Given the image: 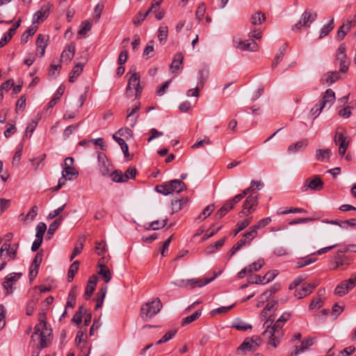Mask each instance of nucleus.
Listing matches in <instances>:
<instances>
[{"label":"nucleus","instance_id":"nucleus-1","mask_svg":"<svg viewBox=\"0 0 356 356\" xmlns=\"http://www.w3.org/2000/svg\"><path fill=\"white\" fill-rule=\"evenodd\" d=\"M282 324L279 320L274 322L273 327L270 329L265 330L262 334L263 336H268V343L274 348L277 347L280 343L284 335Z\"/></svg>","mask_w":356,"mask_h":356},{"label":"nucleus","instance_id":"nucleus-2","mask_svg":"<svg viewBox=\"0 0 356 356\" xmlns=\"http://www.w3.org/2000/svg\"><path fill=\"white\" fill-rule=\"evenodd\" d=\"M35 331L31 335V340L34 341L36 336H39L40 343L38 348L42 350L47 346V337L52 334L51 329L47 330V322L44 319H40V323L35 326Z\"/></svg>","mask_w":356,"mask_h":356},{"label":"nucleus","instance_id":"nucleus-3","mask_svg":"<svg viewBox=\"0 0 356 356\" xmlns=\"http://www.w3.org/2000/svg\"><path fill=\"white\" fill-rule=\"evenodd\" d=\"M163 305L159 298H154L143 304L140 310V316L144 321H147L156 315L161 309Z\"/></svg>","mask_w":356,"mask_h":356},{"label":"nucleus","instance_id":"nucleus-4","mask_svg":"<svg viewBox=\"0 0 356 356\" xmlns=\"http://www.w3.org/2000/svg\"><path fill=\"white\" fill-rule=\"evenodd\" d=\"M324 183L319 175H314L312 177L307 178L304 185L301 187L302 192H306L308 189L312 191H321L323 188Z\"/></svg>","mask_w":356,"mask_h":356},{"label":"nucleus","instance_id":"nucleus-5","mask_svg":"<svg viewBox=\"0 0 356 356\" xmlns=\"http://www.w3.org/2000/svg\"><path fill=\"white\" fill-rule=\"evenodd\" d=\"M22 276V274L21 273H11L5 277L2 286L3 288L6 291V294H11L13 293V285Z\"/></svg>","mask_w":356,"mask_h":356},{"label":"nucleus","instance_id":"nucleus-6","mask_svg":"<svg viewBox=\"0 0 356 356\" xmlns=\"http://www.w3.org/2000/svg\"><path fill=\"white\" fill-rule=\"evenodd\" d=\"M140 76L139 73L134 72L128 80V86L131 87V88L135 89V97L136 99H139L141 97L143 86L140 85Z\"/></svg>","mask_w":356,"mask_h":356},{"label":"nucleus","instance_id":"nucleus-7","mask_svg":"<svg viewBox=\"0 0 356 356\" xmlns=\"http://www.w3.org/2000/svg\"><path fill=\"white\" fill-rule=\"evenodd\" d=\"M219 273H214V275L211 278H204V279H199V278H193V279H188V289H193L196 287H202L209 283L213 281Z\"/></svg>","mask_w":356,"mask_h":356},{"label":"nucleus","instance_id":"nucleus-8","mask_svg":"<svg viewBox=\"0 0 356 356\" xmlns=\"http://www.w3.org/2000/svg\"><path fill=\"white\" fill-rule=\"evenodd\" d=\"M52 5L49 3L43 5L33 16L32 22H40L45 21L50 14Z\"/></svg>","mask_w":356,"mask_h":356},{"label":"nucleus","instance_id":"nucleus-9","mask_svg":"<svg viewBox=\"0 0 356 356\" xmlns=\"http://www.w3.org/2000/svg\"><path fill=\"white\" fill-rule=\"evenodd\" d=\"M277 273H275V270L268 271L263 277L258 275H254V276H252L249 279V284H266L272 281L275 277Z\"/></svg>","mask_w":356,"mask_h":356},{"label":"nucleus","instance_id":"nucleus-10","mask_svg":"<svg viewBox=\"0 0 356 356\" xmlns=\"http://www.w3.org/2000/svg\"><path fill=\"white\" fill-rule=\"evenodd\" d=\"M258 339L260 340V338L258 337H256V339H254L253 337L252 338H246L243 343L240 345V346L238 348L237 350H241V351H247V350H256L258 346H259L258 343Z\"/></svg>","mask_w":356,"mask_h":356},{"label":"nucleus","instance_id":"nucleus-11","mask_svg":"<svg viewBox=\"0 0 356 356\" xmlns=\"http://www.w3.org/2000/svg\"><path fill=\"white\" fill-rule=\"evenodd\" d=\"M334 142L336 144H339V154L341 156H343L348 147V142L346 141V138L344 134L337 131L334 137Z\"/></svg>","mask_w":356,"mask_h":356},{"label":"nucleus","instance_id":"nucleus-12","mask_svg":"<svg viewBox=\"0 0 356 356\" xmlns=\"http://www.w3.org/2000/svg\"><path fill=\"white\" fill-rule=\"evenodd\" d=\"M98 165L100 172L103 176L109 175L110 166L106 156L102 152H99L97 155Z\"/></svg>","mask_w":356,"mask_h":356},{"label":"nucleus","instance_id":"nucleus-13","mask_svg":"<svg viewBox=\"0 0 356 356\" xmlns=\"http://www.w3.org/2000/svg\"><path fill=\"white\" fill-rule=\"evenodd\" d=\"M74 159L72 157H67L64 160L63 170L62 174L63 177H67L69 175H79L78 171L73 167Z\"/></svg>","mask_w":356,"mask_h":356},{"label":"nucleus","instance_id":"nucleus-14","mask_svg":"<svg viewBox=\"0 0 356 356\" xmlns=\"http://www.w3.org/2000/svg\"><path fill=\"white\" fill-rule=\"evenodd\" d=\"M258 204V197L257 195H250L247 197L246 200L243 204V210L241 211V213L244 215H248V213H251L252 207L254 206H257Z\"/></svg>","mask_w":356,"mask_h":356},{"label":"nucleus","instance_id":"nucleus-15","mask_svg":"<svg viewBox=\"0 0 356 356\" xmlns=\"http://www.w3.org/2000/svg\"><path fill=\"white\" fill-rule=\"evenodd\" d=\"M236 47L242 51H256L258 50V44L253 39L237 42Z\"/></svg>","mask_w":356,"mask_h":356},{"label":"nucleus","instance_id":"nucleus-16","mask_svg":"<svg viewBox=\"0 0 356 356\" xmlns=\"http://www.w3.org/2000/svg\"><path fill=\"white\" fill-rule=\"evenodd\" d=\"M317 286L316 284H304L302 288L300 290H296L294 292V296L298 298L301 299L303 297H306L312 293L313 290Z\"/></svg>","mask_w":356,"mask_h":356},{"label":"nucleus","instance_id":"nucleus-17","mask_svg":"<svg viewBox=\"0 0 356 356\" xmlns=\"http://www.w3.org/2000/svg\"><path fill=\"white\" fill-rule=\"evenodd\" d=\"M168 182L169 191L170 194L173 193H179L185 190H186V184L179 179H173L170 180Z\"/></svg>","mask_w":356,"mask_h":356},{"label":"nucleus","instance_id":"nucleus-18","mask_svg":"<svg viewBox=\"0 0 356 356\" xmlns=\"http://www.w3.org/2000/svg\"><path fill=\"white\" fill-rule=\"evenodd\" d=\"M340 79V74L337 71L328 72L323 75L321 82L323 84H332Z\"/></svg>","mask_w":356,"mask_h":356},{"label":"nucleus","instance_id":"nucleus-19","mask_svg":"<svg viewBox=\"0 0 356 356\" xmlns=\"http://www.w3.org/2000/svg\"><path fill=\"white\" fill-rule=\"evenodd\" d=\"M75 53V45L70 44L67 46V49H65L60 56V61L69 63L72 60Z\"/></svg>","mask_w":356,"mask_h":356},{"label":"nucleus","instance_id":"nucleus-20","mask_svg":"<svg viewBox=\"0 0 356 356\" xmlns=\"http://www.w3.org/2000/svg\"><path fill=\"white\" fill-rule=\"evenodd\" d=\"M97 276L92 275L88 281L84 293V298L86 300H88L92 295L97 285Z\"/></svg>","mask_w":356,"mask_h":356},{"label":"nucleus","instance_id":"nucleus-21","mask_svg":"<svg viewBox=\"0 0 356 356\" xmlns=\"http://www.w3.org/2000/svg\"><path fill=\"white\" fill-rule=\"evenodd\" d=\"M21 24H13V26L4 34L0 40V47H4L13 38L16 30L19 27Z\"/></svg>","mask_w":356,"mask_h":356},{"label":"nucleus","instance_id":"nucleus-22","mask_svg":"<svg viewBox=\"0 0 356 356\" xmlns=\"http://www.w3.org/2000/svg\"><path fill=\"white\" fill-rule=\"evenodd\" d=\"M315 255L316 253H312L309 255L301 258L299 261L296 262V267L298 268H300L307 266L312 263H314L318 260V257H316Z\"/></svg>","mask_w":356,"mask_h":356},{"label":"nucleus","instance_id":"nucleus-23","mask_svg":"<svg viewBox=\"0 0 356 356\" xmlns=\"http://www.w3.org/2000/svg\"><path fill=\"white\" fill-rule=\"evenodd\" d=\"M308 145V139L305 138L303 140H299L295 143L290 145L288 147V152L290 153H295L298 151H301L305 149V148Z\"/></svg>","mask_w":356,"mask_h":356},{"label":"nucleus","instance_id":"nucleus-24","mask_svg":"<svg viewBox=\"0 0 356 356\" xmlns=\"http://www.w3.org/2000/svg\"><path fill=\"white\" fill-rule=\"evenodd\" d=\"M334 100H335L334 92L331 89H327L325 90L320 102L322 104H324V106H325L327 104H329L330 106H331L334 102Z\"/></svg>","mask_w":356,"mask_h":356},{"label":"nucleus","instance_id":"nucleus-25","mask_svg":"<svg viewBox=\"0 0 356 356\" xmlns=\"http://www.w3.org/2000/svg\"><path fill=\"white\" fill-rule=\"evenodd\" d=\"M225 241H226V236L217 241L213 244H211V245H208L205 249L206 254H211L214 253L216 250H219L220 248H222L224 245Z\"/></svg>","mask_w":356,"mask_h":356},{"label":"nucleus","instance_id":"nucleus-26","mask_svg":"<svg viewBox=\"0 0 356 356\" xmlns=\"http://www.w3.org/2000/svg\"><path fill=\"white\" fill-rule=\"evenodd\" d=\"M64 219L63 216H58L53 222L49 225L48 231H47V238L50 239L51 236L54 235L56 229L58 228L62 221Z\"/></svg>","mask_w":356,"mask_h":356},{"label":"nucleus","instance_id":"nucleus-27","mask_svg":"<svg viewBox=\"0 0 356 356\" xmlns=\"http://www.w3.org/2000/svg\"><path fill=\"white\" fill-rule=\"evenodd\" d=\"M98 267L99 268L98 274L102 277L106 283H108L112 277L110 270L106 265L100 264L99 262L98 264Z\"/></svg>","mask_w":356,"mask_h":356},{"label":"nucleus","instance_id":"nucleus-28","mask_svg":"<svg viewBox=\"0 0 356 356\" xmlns=\"http://www.w3.org/2000/svg\"><path fill=\"white\" fill-rule=\"evenodd\" d=\"M84 65L81 63L76 64L70 72L69 81L74 83L76 78L81 74L83 71Z\"/></svg>","mask_w":356,"mask_h":356},{"label":"nucleus","instance_id":"nucleus-29","mask_svg":"<svg viewBox=\"0 0 356 356\" xmlns=\"http://www.w3.org/2000/svg\"><path fill=\"white\" fill-rule=\"evenodd\" d=\"M331 154L332 152L330 149H318L316 150V159L318 161H329Z\"/></svg>","mask_w":356,"mask_h":356},{"label":"nucleus","instance_id":"nucleus-30","mask_svg":"<svg viewBox=\"0 0 356 356\" xmlns=\"http://www.w3.org/2000/svg\"><path fill=\"white\" fill-rule=\"evenodd\" d=\"M184 55L182 53H177L173 58L172 62L170 65V68L172 70V72L174 73L175 70L179 69L180 65L183 63Z\"/></svg>","mask_w":356,"mask_h":356},{"label":"nucleus","instance_id":"nucleus-31","mask_svg":"<svg viewBox=\"0 0 356 356\" xmlns=\"http://www.w3.org/2000/svg\"><path fill=\"white\" fill-rule=\"evenodd\" d=\"M317 18V14L312 13L311 10L307 9L302 13L301 19L298 22H314Z\"/></svg>","mask_w":356,"mask_h":356},{"label":"nucleus","instance_id":"nucleus-32","mask_svg":"<svg viewBox=\"0 0 356 356\" xmlns=\"http://www.w3.org/2000/svg\"><path fill=\"white\" fill-rule=\"evenodd\" d=\"M234 209V206H232L231 203L228 201L226 202L224 205L220 208L215 214L216 219H220L224 217L226 213Z\"/></svg>","mask_w":356,"mask_h":356},{"label":"nucleus","instance_id":"nucleus-33","mask_svg":"<svg viewBox=\"0 0 356 356\" xmlns=\"http://www.w3.org/2000/svg\"><path fill=\"white\" fill-rule=\"evenodd\" d=\"M76 286H74L68 293L65 308H74L76 305Z\"/></svg>","mask_w":356,"mask_h":356},{"label":"nucleus","instance_id":"nucleus-34","mask_svg":"<svg viewBox=\"0 0 356 356\" xmlns=\"http://www.w3.org/2000/svg\"><path fill=\"white\" fill-rule=\"evenodd\" d=\"M38 27L35 24H32L31 26L22 34L21 38L22 43H26L29 37L33 35L37 31Z\"/></svg>","mask_w":356,"mask_h":356},{"label":"nucleus","instance_id":"nucleus-35","mask_svg":"<svg viewBox=\"0 0 356 356\" xmlns=\"http://www.w3.org/2000/svg\"><path fill=\"white\" fill-rule=\"evenodd\" d=\"M113 138L118 143L120 147H121L122 151L123 152L124 156L127 159H130V154L129 153V147L126 143L124 139L122 138L118 137L115 135L113 136Z\"/></svg>","mask_w":356,"mask_h":356},{"label":"nucleus","instance_id":"nucleus-36","mask_svg":"<svg viewBox=\"0 0 356 356\" xmlns=\"http://www.w3.org/2000/svg\"><path fill=\"white\" fill-rule=\"evenodd\" d=\"M280 285L279 284H275L269 289L264 291L261 295V299L264 300H268L272 296H273L277 291L280 290Z\"/></svg>","mask_w":356,"mask_h":356},{"label":"nucleus","instance_id":"nucleus-37","mask_svg":"<svg viewBox=\"0 0 356 356\" xmlns=\"http://www.w3.org/2000/svg\"><path fill=\"white\" fill-rule=\"evenodd\" d=\"M79 261H75L70 265L68 272H67V280L68 282H71L73 280V279L75 276V274L76 273V272L79 270Z\"/></svg>","mask_w":356,"mask_h":356},{"label":"nucleus","instance_id":"nucleus-38","mask_svg":"<svg viewBox=\"0 0 356 356\" xmlns=\"http://www.w3.org/2000/svg\"><path fill=\"white\" fill-rule=\"evenodd\" d=\"M202 315V311L200 309H197L191 315L184 318L181 322V325L185 326L191 323L192 322L198 319Z\"/></svg>","mask_w":356,"mask_h":356},{"label":"nucleus","instance_id":"nucleus-39","mask_svg":"<svg viewBox=\"0 0 356 356\" xmlns=\"http://www.w3.org/2000/svg\"><path fill=\"white\" fill-rule=\"evenodd\" d=\"M85 238H79L76 243L73 252L70 256V261H72L79 254H80L83 248Z\"/></svg>","mask_w":356,"mask_h":356},{"label":"nucleus","instance_id":"nucleus-40","mask_svg":"<svg viewBox=\"0 0 356 356\" xmlns=\"http://www.w3.org/2000/svg\"><path fill=\"white\" fill-rule=\"evenodd\" d=\"M198 74L199 77L197 86H199V88H203L204 83L209 77V70L205 68L202 69L199 71Z\"/></svg>","mask_w":356,"mask_h":356},{"label":"nucleus","instance_id":"nucleus-41","mask_svg":"<svg viewBox=\"0 0 356 356\" xmlns=\"http://www.w3.org/2000/svg\"><path fill=\"white\" fill-rule=\"evenodd\" d=\"M348 286L344 281L339 284L334 289V294L339 296H343L349 292Z\"/></svg>","mask_w":356,"mask_h":356},{"label":"nucleus","instance_id":"nucleus-42","mask_svg":"<svg viewBox=\"0 0 356 356\" xmlns=\"http://www.w3.org/2000/svg\"><path fill=\"white\" fill-rule=\"evenodd\" d=\"M167 222H168V218H165V219L163 220L162 221L156 220H154V221H152V222H150L149 224L148 227H146V229L147 230H149V229L158 230L160 228L164 227L167 225Z\"/></svg>","mask_w":356,"mask_h":356},{"label":"nucleus","instance_id":"nucleus-43","mask_svg":"<svg viewBox=\"0 0 356 356\" xmlns=\"http://www.w3.org/2000/svg\"><path fill=\"white\" fill-rule=\"evenodd\" d=\"M286 48H287V44L285 43L278 50V52L277 54H276L275 57V60L273 63V67H275L277 65V64L280 63V61H281V60L282 59L286 51Z\"/></svg>","mask_w":356,"mask_h":356},{"label":"nucleus","instance_id":"nucleus-44","mask_svg":"<svg viewBox=\"0 0 356 356\" xmlns=\"http://www.w3.org/2000/svg\"><path fill=\"white\" fill-rule=\"evenodd\" d=\"M154 7H150L149 9L145 12L143 13L141 11H139L137 15L133 19L132 22H143L146 17L149 16L153 12Z\"/></svg>","mask_w":356,"mask_h":356},{"label":"nucleus","instance_id":"nucleus-45","mask_svg":"<svg viewBox=\"0 0 356 356\" xmlns=\"http://www.w3.org/2000/svg\"><path fill=\"white\" fill-rule=\"evenodd\" d=\"M140 102H138L131 109V111L128 113L127 115V118L129 119V120L131 121V123H130V125L131 127H134L135 125V124L137 122V118L138 117V115H137L136 118H132V116L134 115V114H135L140 108Z\"/></svg>","mask_w":356,"mask_h":356},{"label":"nucleus","instance_id":"nucleus-46","mask_svg":"<svg viewBox=\"0 0 356 356\" xmlns=\"http://www.w3.org/2000/svg\"><path fill=\"white\" fill-rule=\"evenodd\" d=\"M351 24H342L337 31V38L339 40H341L344 38L347 33L350 29Z\"/></svg>","mask_w":356,"mask_h":356},{"label":"nucleus","instance_id":"nucleus-47","mask_svg":"<svg viewBox=\"0 0 356 356\" xmlns=\"http://www.w3.org/2000/svg\"><path fill=\"white\" fill-rule=\"evenodd\" d=\"M257 229L252 225L248 232L243 234V239H247V243L249 244L257 236Z\"/></svg>","mask_w":356,"mask_h":356},{"label":"nucleus","instance_id":"nucleus-48","mask_svg":"<svg viewBox=\"0 0 356 356\" xmlns=\"http://www.w3.org/2000/svg\"><path fill=\"white\" fill-rule=\"evenodd\" d=\"M347 259V257L344 254H340L339 253H337V254L334 257V261L335 264H337V267H341L343 266H349L350 262H346V260Z\"/></svg>","mask_w":356,"mask_h":356},{"label":"nucleus","instance_id":"nucleus-49","mask_svg":"<svg viewBox=\"0 0 356 356\" xmlns=\"http://www.w3.org/2000/svg\"><path fill=\"white\" fill-rule=\"evenodd\" d=\"M337 60L340 61V70L339 72L341 73H346L348 70L349 62L347 59L346 56L342 57H336Z\"/></svg>","mask_w":356,"mask_h":356},{"label":"nucleus","instance_id":"nucleus-50","mask_svg":"<svg viewBox=\"0 0 356 356\" xmlns=\"http://www.w3.org/2000/svg\"><path fill=\"white\" fill-rule=\"evenodd\" d=\"M250 223V219H245L236 224V228L234 230V236H236L240 232L246 228Z\"/></svg>","mask_w":356,"mask_h":356},{"label":"nucleus","instance_id":"nucleus-51","mask_svg":"<svg viewBox=\"0 0 356 356\" xmlns=\"http://www.w3.org/2000/svg\"><path fill=\"white\" fill-rule=\"evenodd\" d=\"M264 186V184L261 181H254L252 180L250 182V186L249 188H251L250 190V195H254V193H256L257 191L261 190Z\"/></svg>","mask_w":356,"mask_h":356},{"label":"nucleus","instance_id":"nucleus-52","mask_svg":"<svg viewBox=\"0 0 356 356\" xmlns=\"http://www.w3.org/2000/svg\"><path fill=\"white\" fill-rule=\"evenodd\" d=\"M47 230V225L44 222H40L36 227L35 237L43 240V236Z\"/></svg>","mask_w":356,"mask_h":356},{"label":"nucleus","instance_id":"nucleus-53","mask_svg":"<svg viewBox=\"0 0 356 356\" xmlns=\"http://www.w3.org/2000/svg\"><path fill=\"white\" fill-rule=\"evenodd\" d=\"M112 180L117 183H123L125 182V180H124V175L121 170H114L112 172V173L110 175Z\"/></svg>","mask_w":356,"mask_h":356},{"label":"nucleus","instance_id":"nucleus-54","mask_svg":"<svg viewBox=\"0 0 356 356\" xmlns=\"http://www.w3.org/2000/svg\"><path fill=\"white\" fill-rule=\"evenodd\" d=\"M205 12H206V5L204 3H202L199 5V6L197 8V10L195 13L196 19L199 22L203 20Z\"/></svg>","mask_w":356,"mask_h":356},{"label":"nucleus","instance_id":"nucleus-55","mask_svg":"<svg viewBox=\"0 0 356 356\" xmlns=\"http://www.w3.org/2000/svg\"><path fill=\"white\" fill-rule=\"evenodd\" d=\"M324 107V104H322L320 102L315 104L310 111L311 116H312L314 119L316 118L321 113Z\"/></svg>","mask_w":356,"mask_h":356},{"label":"nucleus","instance_id":"nucleus-56","mask_svg":"<svg viewBox=\"0 0 356 356\" xmlns=\"http://www.w3.org/2000/svg\"><path fill=\"white\" fill-rule=\"evenodd\" d=\"M214 209V204H211L206 207L200 215L198 216V219L204 220L207 217L209 216Z\"/></svg>","mask_w":356,"mask_h":356},{"label":"nucleus","instance_id":"nucleus-57","mask_svg":"<svg viewBox=\"0 0 356 356\" xmlns=\"http://www.w3.org/2000/svg\"><path fill=\"white\" fill-rule=\"evenodd\" d=\"M169 186H168V182L163 183L161 185H157L155 187V191L161 194H163L164 195H168L170 194V192L169 191Z\"/></svg>","mask_w":356,"mask_h":356},{"label":"nucleus","instance_id":"nucleus-58","mask_svg":"<svg viewBox=\"0 0 356 356\" xmlns=\"http://www.w3.org/2000/svg\"><path fill=\"white\" fill-rule=\"evenodd\" d=\"M136 175V169L135 167H129L127 170L125 171L124 175V180H125V182L129 179H135Z\"/></svg>","mask_w":356,"mask_h":356},{"label":"nucleus","instance_id":"nucleus-59","mask_svg":"<svg viewBox=\"0 0 356 356\" xmlns=\"http://www.w3.org/2000/svg\"><path fill=\"white\" fill-rule=\"evenodd\" d=\"M266 17L265 14L261 11L256 12L251 17V22H262L266 21Z\"/></svg>","mask_w":356,"mask_h":356},{"label":"nucleus","instance_id":"nucleus-60","mask_svg":"<svg viewBox=\"0 0 356 356\" xmlns=\"http://www.w3.org/2000/svg\"><path fill=\"white\" fill-rule=\"evenodd\" d=\"M168 27L167 26H161L159 29V35L158 38L160 42H165L168 37Z\"/></svg>","mask_w":356,"mask_h":356},{"label":"nucleus","instance_id":"nucleus-61","mask_svg":"<svg viewBox=\"0 0 356 356\" xmlns=\"http://www.w3.org/2000/svg\"><path fill=\"white\" fill-rule=\"evenodd\" d=\"M234 307V305L227 306V307H220L217 309H215L211 312V315L212 316H214L217 314H220L223 313L227 312L229 310H230Z\"/></svg>","mask_w":356,"mask_h":356},{"label":"nucleus","instance_id":"nucleus-62","mask_svg":"<svg viewBox=\"0 0 356 356\" xmlns=\"http://www.w3.org/2000/svg\"><path fill=\"white\" fill-rule=\"evenodd\" d=\"M39 268V266L33 265V264H31L29 273V277L31 282H32L36 277L38 273Z\"/></svg>","mask_w":356,"mask_h":356},{"label":"nucleus","instance_id":"nucleus-63","mask_svg":"<svg viewBox=\"0 0 356 356\" xmlns=\"http://www.w3.org/2000/svg\"><path fill=\"white\" fill-rule=\"evenodd\" d=\"M272 221L271 218L270 217H266L264 218L261 219L259 220L257 224L254 225L253 226L255 227L257 229H259L260 228H264L266 226H267L270 222Z\"/></svg>","mask_w":356,"mask_h":356},{"label":"nucleus","instance_id":"nucleus-64","mask_svg":"<svg viewBox=\"0 0 356 356\" xmlns=\"http://www.w3.org/2000/svg\"><path fill=\"white\" fill-rule=\"evenodd\" d=\"M348 286L349 291L356 286V273L353 274L348 280H343Z\"/></svg>","mask_w":356,"mask_h":356}]
</instances>
